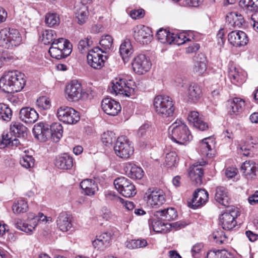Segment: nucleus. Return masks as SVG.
Listing matches in <instances>:
<instances>
[{
	"label": "nucleus",
	"mask_w": 258,
	"mask_h": 258,
	"mask_svg": "<svg viewBox=\"0 0 258 258\" xmlns=\"http://www.w3.org/2000/svg\"><path fill=\"white\" fill-rule=\"evenodd\" d=\"M24 74L18 71L5 73L0 79V88L7 93H14L22 90L26 85Z\"/></svg>",
	"instance_id": "f257e3e1"
},
{
	"label": "nucleus",
	"mask_w": 258,
	"mask_h": 258,
	"mask_svg": "<svg viewBox=\"0 0 258 258\" xmlns=\"http://www.w3.org/2000/svg\"><path fill=\"white\" fill-rule=\"evenodd\" d=\"M169 136L175 143L186 145L192 139L187 125L182 121L174 122L168 128Z\"/></svg>",
	"instance_id": "f03ea898"
},
{
	"label": "nucleus",
	"mask_w": 258,
	"mask_h": 258,
	"mask_svg": "<svg viewBox=\"0 0 258 258\" xmlns=\"http://www.w3.org/2000/svg\"><path fill=\"white\" fill-rule=\"evenodd\" d=\"M51 221L50 217H47L42 213L36 215L32 213H29L26 222H24L21 219H17L14 220L15 227L27 233L31 234L39 222H45V223Z\"/></svg>",
	"instance_id": "7ed1b4c3"
},
{
	"label": "nucleus",
	"mask_w": 258,
	"mask_h": 258,
	"mask_svg": "<svg viewBox=\"0 0 258 258\" xmlns=\"http://www.w3.org/2000/svg\"><path fill=\"white\" fill-rule=\"evenodd\" d=\"M154 107L156 113L163 118L172 117L175 107L173 100L168 96L158 95L154 100Z\"/></svg>",
	"instance_id": "20e7f679"
},
{
	"label": "nucleus",
	"mask_w": 258,
	"mask_h": 258,
	"mask_svg": "<svg viewBox=\"0 0 258 258\" xmlns=\"http://www.w3.org/2000/svg\"><path fill=\"white\" fill-rule=\"evenodd\" d=\"M22 41L21 35L18 30L13 28H4L0 31V46L12 49L19 46Z\"/></svg>",
	"instance_id": "39448f33"
},
{
	"label": "nucleus",
	"mask_w": 258,
	"mask_h": 258,
	"mask_svg": "<svg viewBox=\"0 0 258 258\" xmlns=\"http://www.w3.org/2000/svg\"><path fill=\"white\" fill-rule=\"evenodd\" d=\"M72 50V45L70 41L63 38H59L52 42L48 52L50 56L57 59L65 58Z\"/></svg>",
	"instance_id": "423d86ee"
},
{
	"label": "nucleus",
	"mask_w": 258,
	"mask_h": 258,
	"mask_svg": "<svg viewBox=\"0 0 258 258\" xmlns=\"http://www.w3.org/2000/svg\"><path fill=\"white\" fill-rule=\"evenodd\" d=\"M114 151L118 157L123 159L129 158L134 153L132 143L125 136L117 138L114 146Z\"/></svg>",
	"instance_id": "0eeeda50"
},
{
	"label": "nucleus",
	"mask_w": 258,
	"mask_h": 258,
	"mask_svg": "<svg viewBox=\"0 0 258 258\" xmlns=\"http://www.w3.org/2000/svg\"><path fill=\"white\" fill-rule=\"evenodd\" d=\"M111 93L130 96L135 92V83L131 80L127 81L121 78H116L112 82Z\"/></svg>",
	"instance_id": "6e6552de"
},
{
	"label": "nucleus",
	"mask_w": 258,
	"mask_h": 258,
	"mask_svg": "<svg viewBox=\"0 0 258 258\" xmlns=\"http://www.w3.org/2000/svg\"><path fill=\"white\" fill-rule=\"evenodd\" d=\"M114 185L117 191L123 197L131 198L136 193V188L133 182L125 177H119L114 180Z\"/></svg>",
	"instance_id": "1a4fd4ad"
},
{
	"label": "nucleus",
	"mask_w": 258,
	"mask_h": 258,
	"mask_svg": "<svg viewBox=\"0 0 258 258\" xmlns=\"http://www.w3.org/2000/svg\"><path fill=\"white\" fill-rule=\"evenodd\" d=\"M57 117L60 121L67 124H75L80 119L79 113L68 106L59 107L57 111Z\"/></svg>",
	"instance_id": "9d476101"
},
{
	"label": "nucleus",
	"mask_w": 258,
	"mask_h": 258,
	"mask_svg": "<svg viewBox=\"0 0 258 258\" xmlns=\"http://www.w3.org/2000/svg\"><path fill=\"white\" fill-rule=\"evenodd\" d=\"M100 49L96 47L91 49L87 55V62L88 64L94 69H100L104 65L105 60L107 59L106 56L99 53L98 51Z\"/></svg>",
	"instance_id": "9b49d317"
},
{
	"label": "nucleus",
	"mask_w": 258,
	"mask_h": 258,
	"mask_svg": "<svg viewBox=\"0 0 258 258\" xmlns=\"http://www.w3.org/2000/svg\"><path fill=\"white\" fill-rule=\"evenodd\" d=\"M144 198L147 203L152 207L162 205L165 202L163 191L154 188H149L145 192Z\"/></svg>",
	"instance_id": "f8f14e48"
},
{
	"label": "nucleus",
	"mask_w": 258,
	"mask_h": 258,
	"mask_svg": "<svg viewBox=\"0 0 258 258\" xmlns=\"http://www.w3.org/2000/svg\"><path fill=\"white\" fill-rule=\"evenodd\" d=\"M237 216V211L230 208L227 210L219 217L220 223L223 229L231 230L236 225L235 218Z\"/></svg>",
	"instance_id": "ddd939ff"
},
{
	"label": "nucleus",
	"mask_w": 258,
	"mask_h": 258,
	"mask_svg": "<svg viewBox=\"0 0 258 258\" xmlns=\"http://www.w3.org/2000/svg\"><path fill=\"white\" fill-rule=\"evenodd\" d=\"M134 71L137 74H144L151 68V63L145 55L140 54L136 56L132 62Z\"/></svg>",
	"instance_id": "4468645a"
},
{
	"label": "nucleus",
	"mask_w": 258,
	"mask_h": 258,
	"mask_svg": "<svg viewBox=\"0 0 258 258\" xmlns=\"http://www.w3.org/2000/svg\"><path fill=\"white\" fill-rule=\"evenodd\" d=\"M134 37L137 41L143 44H147L151 42L152 31L148 27L138 26L134 28Z\"/></svg>",
	"instance_id": "2eb2a0df"
},
{
	"label": "nucleus",
	"mask_w": 258,
	"mask_h": 258,
	"mask_svg": "<svg viewBox=\"0 0 258 258\" xmlns=\"http://www.w3.org/2000/svg\"><path fill=\"white\" fill-rule=\"evenodd\" d=\"M101 107L105 113L110 116L117 115L121 109L119 103L111 98L103 99L101 102Z\"/></svg>",
	"instance_id": "dca6fc26"
},
{
	"label": "nucleus",
	"mask_w": 258,
	"mask_h": 258,
	"mask_svg": "<svg viewBox=\"0 0 258 258\" xmlns=\"http://www.w3.org/2000/svg\"><path fill=\"white\" fill-rule=\"evenodd\" d=\"M206 164V162L202 161L194 163L190 167L188 172L189 176L195 184L200 185L202 183L204 175L203 166Z\"/></svg>",
	"instance_id": "f3484780"
},
{
	"label": "nucleus",
	"mask_w": 258,
	"mask_h": 258,
	"mask_svg": "<svg viewBox=\"0 0 258 258\" xmlns=\"http://www.w3.org/2000/svg\"><path fill=\"white\" fill-rule=\"evenodd\" d=\"M82 88L81 84L77 81H72L66 87L65 92L67 99L71 101H77L81 98Z\"/></svg>",
	"instance_id": "a211bd4d"
},
{
	"label": "nucleus",
	"mask_w": 258,
	"mask_h": 258,
	"mask_svg": "<svg viewBox=\"0 0 258 258\" xmlns=\"http://www.w3.org/2000/svg\"><path fill=\"white\" fill-rule=\"evenodd\" d=\"M209 194L204 189H197L194 192L191 201L188 202V207L194 209L205 204L208 200Z\"/></svg>",
	"instance_id": "6ab92c4d"
},
{
	"label": "nucleus",
	"mask_w": 258,
	"mask_h": 258,
	"mask_svg": "<svg viewBox=\"0 0 258 258\" xmlns=\"http://www.w3.org/2000/svg\"><path fill=\"white\" fill-rule=\"evenodd\" d=\"M228 40L235 46L246 45L248 42V37L245 32L242 31H232L228 35Z\"/></svg>",
	"instance_id": "aec40b11"
},
{
	"label": "nucleus",
	"mask_w": 258,
	"mask_h": 258,
	"mask_svg": "<svg viewBox=\"0 0 258 258\" xmlns=\"http://www.w3.org/2000/svg\"><path fill=\"white\" fill-rule=\"evenodd\" d=\"M49 125L44 122L36 124L33 127V133L36 138L41 142H45L49 138L50 131Z\"/></svg>",
	"instance_id": "412c9836"
},
{
	"label": "nucleus",
	"mask_w": 258,
	"mask_h": 258,
	"mask_svg": "<svg viewBox=\"0 0 258 258\" xmlns=\"http://www.w3.org/2000/svg\"><path fill=\"white\" fill-rule=\"evenodd\" d=\"M20 119L27 124L35 122L39 117L38 113L33 108L25 107L21 109L19 112Z\"/></svg>",
	"instance_id": "4be33fe9"
},
{
	"label": "nucleus",
	"mask_w": 258,
	"mask_h": 258,
	"mask_svg": "<svg viewBox=\"0 0 258 258\" xmlns=\"http://www.w3.org/2000/svg\"><path fill=\"white\" fill-rule=\"evenodd\" d=\"M72 216L66 212H61L56 219V224L59 229L66 232L69 230L72 226Z\"/></svg>",
	"instance_id": "5701e85b"
},
{
	"label": "nucleus",
	"mask_w": 258,
	"mask_h": 258,
	"mask_svg": "<svg viewBox=\"0 0 258 258\" xmlns=\"http://www.w3.org/2000/svg\"><path fill=\"white\" fill-rule=\"evenodd\" d=\"M228 76L231 82L237 86L241 85L245 81V77L242 72L232 63L228 65Z\"/></svg>",
	"instance_id": "b1692460"
},
{
	"label": "nucleus",
	"mask_w": 258,
	"mask_h": 258,
	"mask_svg": "<svg viewBox=\"0 0 258 258\" xmlns=\"http://www.w3.org/2000/svg\"><path fill=\"white\" fill-rule=\"evenodd\" d=\"M226 20L230 29L239 28L245 22L243 17L237 12L229 13L226 15Z\"/></svg>",
	"instance_id": "393cba45"
},
{
	"label": "nucleus",
	"mask_w": 258,
	"mask_h": 258,
	"mask_svg": "<svg viewBox=\"0 0 258 258\" xmlns=\"http://www.w3.org/2000/svg\"><path fill=\"white\" fill-rule=\"evenodd\" d=\"M134 52L133 48L129 39H125L119 47V53L124 63L127 62Z\"/></svg>",
	"instance_id": "a878e982"
},
{
	"label": "nucleus",
	"mask_w": 258,
	"mask_h": 258,
	"mask_svg": "<svg viewBox=\"0 0 258 258\" xmlns=\"http://www.w3.org/2000/svg\"><path fill=\"white\" fill-rule=\"evenodd\" d=\"M187 119L189 122L193 124L195 127L200 131H205L209 127L208 124L201 117H199V114L197 111H190L188 115Z\"/></svg>",
	"instance_id": "bb28decb"
},
{
	"label": "nucleus",
	"mask_w": 258,
	"mask_h": 258,
	"mask_svg": "<svg viewBox=\"0 0 258 258\" xmlns=\"http://www.w3.org/2000/svg\"><path fill=\"white\" fill-rule=\"evenodd\" d=\"M125 171L128 176L134 179H140L144 175L143 169L135 164L128 162L126 164Z\"/></svg>",
	"instance_id": "cd10ccee"
},
{
	"label": "nucleus",
	"mask_w": 258,
	"mask_h": 258,
	"mask_svg": "<svg viewBox=\"0 0 258 258\" xmlns=\"http://www.w3.org/2000/svg\"><path fill=\"white\" fill-rule=\"evenodd\" d=\"M80 187L85 195L92 196L98 190L97 183L92 179H86L80 183Z\"/></svg>",
	"instance_id": "c85d7f7f"
},
{
	"label": "nucleus",
	"mask_w": 258,
	"mask_h": 258,
	"mask_svg": "<svg viewBox=\"0 0 258 258\" xmlns=\"http://www.w3.org/2000/svg\"><path fill=\"white\" fill-rule=\"evenodd\" d=\"M215 200L220 204L228 207L229 204V198L226 189L223 186L216 188L215 194Z\"/></svg>",
	"instance_id": "c756f323"
},
{
	"label": "nucleus",
	"mask_w": 258,
	"mask_h": 258,
	"mask_svg": "<svg viewBox=\"0 0 258 258\" xmlns=\"http://www.w3.org/2000/svg\"><path fill=\"white\" fill-rule=\"evenodd\" d=\"M195 64L192 68L194 73L197 76L203 75L207 69L206 58L204 55L203 54L198 55L195 59Z\"/></svg>",
	"instance_id": "7c9ffc66"
},
{
	"label": "nucleus",
	"mask_w": 258,
	"mask_h": 258,
	"mask_svg": "<svg viewBox=\"0 0 258 258\" xmlns=\"http://www.w3.org/2000/svg\"><path fill=\"white\" fill-rule=\"evenodd\" d=\"M110 240V234L103 233L96 236V239L92 241V244L95 248L103 249L109 245Z\"/></svg>",
	"instance_id": "2f4dec72"
},
{
	"label": "nucleus",
	"mask_w": 258,
	"mask_h": 258,
	"mask_svg": "<svg viewBox=\"0 0 258 258\" xmlns=\"http://www.w3.org/2000/svg\"><path fill=\"white\" fill-rule=\"evenodd\" d=\"M49 130L50 131L49 138L54 142H58L62 137L63 128L61 124L58 122L53 123L49 125Z\"/></svg>",
	"instance_id": "473e14b6"
},
{
	"label": "nucleus",
	"mask_w": 258,
	"mask_h": 258,
	"mask_svg": "<svg viewBox=\"0 0 258 258\" xmlns=\"http://www.w3.org/2000/svg\"><path fill=\"white\" fill-rule=\"evenodd\" d=\"M239 5L247 13H258V0H240Z\"/></svg>",
	"instance_id": "72a5a7b5"
},
{
	"label": "nucleus",
	"mask_w": 258,
	"mask_h": 258,
	"mask_svg": "<svg viewBox=\"0 0 258 258\" xmlns=\"http://www.w3.org/2000/svg\"><path fill=\"white\" fill-rule=\"evenodd\" d=\"M55 165L61 169H69L73 166V159L67 154H64L56 159Z\"/></svg>",
	"instance_id": "f704fd0d"
},
{
	"label": "nucleus",
	"mask_w": 258,
	"mask_h": 258,
	"mask_svg": "<svg viewBox=\"0 0 258 258\" xmlns=\"http://www.w3.org/2000/svg\"><path fill=\"white\" fill-rule=\"evenodd\" d=\"M201 87L196 84L190 85L188 89V98L190 101L195 102L199 100L202 95Z\"/></svg>",
	"instance_id": "c9c22d12"
},
{
	"label": "nucleus",
	"mask_w": 258,
	"mask_h": 258,
	"mask_svg": "<svg viewBox=\"0 0 258 258\" xmlns=\"http://www.w3.org/2000/svg\"><path fill=\"white\" fill-rule=\"evenodd\" d=\"M230 114L237 115L242 112L245 107V101L238 97L233 99L231 103Z\"/></svg>",
	"instance_id": "e433bc0d"
},
{
	"label": "nucleus",
	"mask_w": 258,
	"mask_h": 258,
	"mask_svg": "<svg viewBox=\"0 0 258 258\" xmlns=\"http://www.w3.org/2000/svg\"><path fill=\"white\" fill-rule=\"evenodd\" d=\"M214 141L211 137L206 138L202 140L200 144L201 152L203 155L211 157V153H209V151H211L212 147L214 145Z\"/></svg>",
	"instance_id": "4c0bfd02"
},
{
	"label": "nucleus",
	"mask_w": 258,
	"mask_h": 258,
	"mask_svg": "<svg viewBox=\"0 0 258 258\" xmlns=\"http://www.w3.org/2000/svg\"><path fill=\"white\" fill-rule=\"evenodd\" d=\"M27 130V127L19 122H13L10 126L11 133L18 137H24L26 134Z\"/></svg>",
	"instance_id": "58836bf2"
},
{
	"label": "nucleus",
	"mask_w": 258,
	"mask_h": 258,
	"mask_svg": "<svg viewBox=\"0 0 258 258\" xmlns=\"http://www.w3.org/2000/svg\"><path fill=\"white\" fill-rule=\"evenodd\" d=\"M157 39L162 43L171 44L173 42V33L165 29H160L156 34Z\"/></svg>",
	"instance_id": "ea45409f"
},
{
	"label": "nucleus",
	"mask_w": 258,
	"mask_h": 258,
	"mask_svg": "<svg viewBox=\"0 0 258 258\" xmlns=\"http://www.w3.org/2000/svg\"><path fill=\"white\" fill-rule=\"evenodd\" d=\"M113 38L109 35H106L103 36L100 41V45L101 46L100 51L101 52L106 53L112 47L113 44Z\"/></svg>",
	"instance_id": "a19ab883"
},
{
	"label": "nucleus",
	"mask_w": 258,
	"mask_h": 258,
	"mask_svg": "<svg viewBox=\"0 0 258 258\" xmlns=\"http://www.w3.org/2000/svg\"><path fill=\"white\" fill-rule=\"evenodd\" d=\"M28 209L27 202L24 200H18L12 207V210L15 214H21L26 212Z\"/></svg>",
	"instance_id": "79ce46f5"
},
{
	"label": "nucleus",
	"mask_w": 258,
	"mask_h": 258,
	"mask_svg": "<svg viewBox=\"0 0 258 258\" xmlns=\"http://www.w3.org/2000/svg\"><path fill=\"white\" fill-rule=\"evenodd\" d=\"M56 35L55 32L51 29L45 30L42 34V41L45 45L51 43L55 40Z\"/></svg>",
	"instance_id": "37998d69"
},
{
	"label": "nucleus",
	"mask_w": 258,
	"mask_h": 258,
	"mask_svg": "<svg viewBox=\"0 0 258 258\" xmlns=\"http://www.w3.org/2000/svg\"><path fill=\"white\" fill-rule=\"evenodd\" d=\"M12 116V111L8 106L0 103V118L6 121H9Z\"/></svg>",
	"instance_id": "c03bdc74"
},
{
	"label": "nucleus",
	"mask_w": 258,
	"mask_h": 258,
	"mask_svg": "<svg viewBox=\"0 0 258 258\" xmlns=\"http://www.w3.org/2000/svg\"><path fill=\"white\" fill-rule=\"evenodd\" d=\"M76 16L78 20V23L80 24H84L86 22L88 16L87 7L85 6L82 5L81 7L77 10Z\"/></svg>",
	"instance_id": "a18cd8bd"
},
{
	"label": "nucleus",
	"mask_w": 258,
	"mask_h": 258,
	"mask_svg": "<svg viewBox=\"0 0 258 258\" xmlns=\"http://www.w3.org/2000/svg\"><path fill=\"white\" fill-rule=\"evenodd\" d=\"M45 22L48 26L52 27L59 24V18L56 13H47L45 16Z\"/></svg>",
	"instance_id": "49530a36"
},
{
	"label": "nucleus",
	"mask_w": 258,
	"mask_h": 258,
	"mask_svg": "<svg viewBox=\"0 0 258 258\" xmlns=\"http://www.w3.org/2000/svg\"><path fill=\"white\" fill-rule=\"evenodd\" d=\"M211 237L218 244L224 243L227 238L225 234L221 229H218L214 231Z\"/></svg>",
	"instance_id": "de8ad7c7"
},
{
	"label": "nucleus",
	"mask_w": 258,
	"mask_h": 258,
	"mask_svg": "<svg viewBox=\"0 0 258 258\" xmlns=\"http://www.w3.org/2000/svg\"><path fill=\"white\" fill-rule=\"evenodd\" d=\"M178 161L176 153L174 152H171L167 153L165 157V164L168 167L175 166Z\"/></svg>",
	"instance_id": "09e8293b"
},
{
	"label": "nucleus",
	"mask_w": 258,
	"mask_h": 258,
	"mask_svg": "<svg viewBox=\"0 0 258 258\" xmlns=\"http://www.w3.org/2000/svg\"><path fill=\"white\" fill-rule=\"evenodd\" d=\"M241 170L247 174H254L256 172V166L253 161H245L241 167Z\"/></svg>",
	"instance_id": "8fccbe9b"
},
{
	"label": "nucleus",
	"mask_w": 258,
	"mask_h": 258,
	"mask_svg": "<svg viewBox=\"0 0 258 258\" xmlns=\"http://www.w3.org/2000/svg\"><path fill=\"white\" fill-rule=\"evenodd\" d=\"M92 44V41L90 40L88 37L85 38L79 41L78 48L81 53H83L90 51L89 50V48Z\"/></svg>",
	"instance_id": "3c124183"
},
{
	"label": "nucleus",
	"mask_w": 258,
	"mask_h": 258,
	"mask_svg": "<svg viewBox=\"0 0 258 258\" xmlns=\"http://www.w3.org/2000/svg\"><path fill=\"white\" fill-rule=\"evenodd\" d=\"M115 134L111 131H107L102 135V141L106 146L112 145L116 141Z\"/></svg>",
	"instance_id": "603ef678"
},
{
	"label": "nucleus",
	"mask_w": 258,
	"mask_h": 258,
	"mask_svg": "<svg viewBox=\"0 0 258 258\" xmlns=\"http://www.w3.org/2000/svg\"><path fill=\"white\" fill-rule=\"evenodd\" d=\"M37 105L43 110H47L51 106V103L48 98L46 96H42L37 100Z\"/></svg>",
	"instance_id": "864d4df0"
},
{
	"label": "nucleus",
	"mask_w": 258,
	"mask_h": 258,
	"mask_svg": "<svg viewBox=\"0 0 258 258\" xmlns=\"http://www.w3.org/2000/svg\"><path fill=\"white\" fill-rule=\"evenodd\" d=\"M20 163L23 167L26 168H31L34 166V159L32 156L25 155L21 158Z\"/></svg>",
	"instance_id": "5fc2aeb1"
},
{
	"label": "nucleus",
	"mask_w": 258,
	"mask_h": 258,
	"mask_svg": "<svg viewBox=\"0 0 258 258\" xmlns=\"http://www.w3.org/2000/svg\"><path fill=\"white\" fill-rule=\"evenodd\" d=\"M12 133L4 132L2 136V140L0 142V148L3 149L6 147H9L13 138Z\"/></svg>",
	"instance_id": "6e6d98bb"
},
{
	"label": "nucleus",
	"mask_w": 258,
	"mask_h": 258,
	"mask_svg": "<svg viewBox=\"0 0 258 258\" xmlns=\"http://www.w3.org/2000/svg\"><path fill=\"white\" fill-rule=\"evenodd\" d=\"M172 43L177 45H180L185 43L186 41H190L189 38H187L184 33L174 34L173 33Z\"/></svg>",
	"instance_id": "4d7b16f0"
},
{
	"label": "nucleus",
	"mask_w": 258,
	"mask_h": 258,
	"mask_svg": "<svg viewBox=\"0 0 258 258\" xmlns=\"http://www.w3.org/2000/svg\"><path fill=\"white\" fill-rule=\"evenodd\" d=\"M15 59V57L12 54L4 52L1 54V61L2 62V68L13 62Z\"/></svg>",
	"instance_id": "13d9d810"
},
{
	"label": "nucleus",
	"mask_w": 258,
	"mask_h": 258,
	"mask_svg": "<svg viewBox=\"0 0 258 258\" xmlns=\"http://www.w3.org/2000/svg\"><path fill=\"white\" fill-rule=\"evenodd\" d=\"M165 215L163 221H170L175 219L177 215L176 211L174 208H169L164 210Z\"/></svg>",
	"instance_id": "bf43d9fd"
},
{
	"label": "nucleus",
	"mask_w": 258,
	"mask_h": 258,
	"mask_svg": "<svg viewBox=\"0 0 258 258\" xmlns=\"http://www.w3.org/2000/svg\"><path fill=\"white\" fill-rule=\"evenodd\" d=\"M106 200L123 203V200L115 194L114 191L108 190L105 194Z\"/></svg>",
	"instance_id": "052dcab7"
},
{
	"label": "nucleus",
	"mask_w": 258,
	"mask_h": 258,
	"mask_svg": "<svg viewBox=\"0 0 258 258\" xmlns=\"http://www.w3.org/2000/svg\"><path fill=\"white\" fill-rule=\"evenodd\" d=\"M202 3L201 0H183L180 5L185 7H198Z\"/></svg>",
	"instance_id": "680f3d73"
},
{
	"label": "nucleus",
	"mask_w": 258,
	"mask_h": 258,
	"mask_svg": "<svg viewBox=\"0 0 258 258\" xmlns=\"http://www.w3.org/2000/svg\"><path fill=\"white\" fill-rule=\"evenodd\" d=\"M144 15L145 12L143 9L134 10L130 12V16L134 19H141Z\"/></svg>",
	"instance_id": "e2e57ef3"
},
{
	"label": "nucleus",
	"mask_w": 258,
	"mask_h": 258,
	"mask_svg": "<svg viewBox=\"0 0 258 258\" xmlns=\"http://www.w3.org/2000/svg\"><path fill=\"white\" fill-rule=\"evenodd\" d=\"M151 224L154 231L156 232H161L162 230H164L162 227H164L165 224L161 221H155V220H154L152 221Z\"/></svg>",
	"instance_id": "0e129e2a"
},
{
	"label": "nucleus",
	"mask_w": 258,
	"mask_h": 258,
	"mask_svg": "<svg viewBox=\"0 0 258 258\" xmlns=\"http://www.w3.org/2000/svg\"><path fill=\"white\" fill-rule=\"evenodd\" d=\"M150 126L148 124H144L142 125L139 129L137 135L139 137H143L146 135L147 132L149 131Z\"/></svg>",
	"instance_id": "69168bd1"
},
{
	"label": "nucleus",
	"mask_w": 258,
	"mask_h": 258,
	"mask_svg": "<svg viewBox=\"0 0 258 258\" xmlns=\"http://www.w3.org/2000/svg\"><path fill=\"white\" fill-rule=\"evenodd\" d=\"M203 248V244L202 243H198L195 244L191 248V253L193 256L197 254H199L202 248Z\"/></svg>",
	"instance_id": "338daca9"
},
{
	"label": "nucleus",
	"mask_w": 258,
	"mask_h": 258,
	"mask_svg": "<svg viewBox=\"0 0 258 258\" xmlns=\"http://www.w3.org/2000/svg\"><path fill=\"white\" fill-rule=\"evenodd\" d=\"M248 202L251 205L258 204V190L255 191L253 194L249 196L248 198Z\"/></svg>",
	"instance_id": "774afa93"
}]
</instances>
